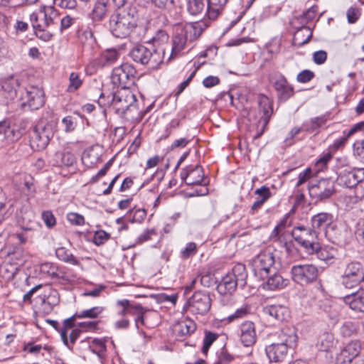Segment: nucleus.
<instances>
[{
  "label": "nucleus",
  "mask_w": 364,
  "mask_h": 364,
  "mask_svg": "<svg viewBox=\"0 0 364 364\" xmlns=\"http://www.w3.org/2000/svg\"><path fill=\"white\" fill-rule=\"evenodd\" d=\"M118 8L109 21L111 33L117 38H126L133 33H140L142 29L137 26V11L134 7Z\"/></svg>",
  "instance_id": "f257e3e1"
},
{
  "label": "nucleus",
  "mask_w": 364,
  "mask_h": 364,
  "mask_svg": "<svg viewBox=\"0 0 364 364\" xmlns=\"http://www.w3.org/2000/svg\"><path fill=\"white\" fill-rule=\"evenodd\" d=\"M275 341L265 348L270 362L281 363L289 355V349L296 346L297 336L290 328H284L276 333Z\"/></svg>",
  "instance_id": "f03ea898"
},
{
  "label": "nucleus",
  "mask_w": 364,
  "mask_h": 364,
  "mask_svg": "<svg viewBox=\"0 0 364 364\" xmlns=\"http://www.w3.org/2000/svg\"><path fill=\"white\" fill-rule=\"evenodd\" d=\"M311 226L319 234L323 232L325 236L333 243L343 245L348 243V232L338 230L333 224V215L331 213L322 212L311 218Z\"/></svg>",
  "instance_id": "7ed1b4c3"
},
{
  "label": "nucleus",
  "mask_w": 364,
  "mask_h": 364,
  "mask_svg": "<svg viewBox=\"0 0 364 364\" xmlns=\"http://www.w3.org/2000/svg\"><path fill=\"white\" fill-rule=\"evenodd\" d=\"M202 32V24L199 22L178 25L175 28L171 53L168 60L176 58L184 49L187 42L195 41L201 35Z\"/></svg>",
  "instance_id": "20e7f679"
},
{
  "label": "nucleus",
  "mask_w": 364,
  "mask_h": 364,
  "mask_svg": "<svg viewBox=\"0 0 364 364\" xmlns=\"http://www.w3.org/2000/svg\"><path fill=\"white\" fill-rule=\"evenodd\" d=\"M164 50L161 48H147L144 45H136L129 51L130 58L136 63L147 65L151 69H156L163 62Z\"/></svg>",
  "instance_id": "39448f33"
},
{
  "label": "nucleus",
  "mask_w": 364,
  "mask_h": 364,
  "mask_svg": "<svg viewBox=\"0 0 364 364\" xmlns=\"http://www.w3.org/2000/svg\"><path fill=\"white\" fill-rule=\"evenodd\" d=\"M247 278L245 266L242 264H237L231 272L222 278L217 286V290L220 294H232L237 287L243 288L246 285Z\"/></svg>",
  "instance_id": "423d86ee"
},
{
  "label": "nucleus",
  "mask_w": 364,
  "mask_h": 364,
  "mask_svg": "<svg viewBox=\"0 0 364 364\" xmlns=\"http://www.w3.org/2000/svg\"><path fill=\"white\" fill-rule=\"evenodd\" d=\"M341 284L346 289L364 291V267L359 262L346 264L341 277Z\"/></svg>",
  "instance_id": "0eeeda50"
},
{
  "label": "nucleus",
  "mask_w": 364,
  "mask_h": 364,
  "mask_svg": "<svg viewBox=\"0 0 364 364\" xmlns=\"http://www.w3.org/2000/svg\"><path fill=\"white\" fill-rule=\"evenodd\" d=\"M275 257L271 248L260 251L252 260L251 265L254 274L264 279L276 270Z\"/></svg>",
  "instance_id": "6e6552de"
},
{
  "label": "nucleus",
  "mask_w": 364,
  "mask_h": 364,
  "mask_svg": "<svg viewBox=\"0 0 364 364\" xmlns=\"http://www.w3.org/2000/svg\"><path fill=\"white\" fill-rule=\"evenodd\" d=\"M294 240L309 255L318 248V232L314 228L303 225L295 227L291 232Z\"/></svg>",
  "instance_id": "1a4fd4ad"
},
{
  "label": "nucleus",
  "mask_w": 364,
  "mask_h": 364,
  "mask_svg": "<svg viewBox=\"0 0 364 364\" xmlns=\"http://www.w3.org/2000/svg\"><path fill=\"white\" fill-rule=\"evenodd\" d=\"M112 108L116 113L124 116L132 109H136V95L127 87L120 89L112 95Z\"/></svg>",
  "instance_id": "9d476101"
},
{
  "label": "nucleus",
  "mask_w": 364,
  "mask_h": 364,
  "mask_svg": "<svg viewBox=\"0 0 364 364\" xmlns=\"http://www.w3.org/2000/svg\"><path fill=\"white\" fill-rule=\"evenodd\" d=\"M53 125L43 121L39 122L31 136V145L35 150H43L53 137Z\"/></svg>",
  "instance_id": "9b49d317"
},
{
  "label": "nucleus",
  "mask_w": 364,
  "mask_h": 364,
  "mask_svg": "<svg viewBox=\"0 0 364 364\" xmlns=\"http://www.w3.org/2000/svg\"><path fill=\"white\" fill-rule=\"evenodd\" d=\"M136 70L130 63H125L113 69L112 73V82L121 89L127 87L134 83Z\"/></svg>",
  "instance_id": "f8f14e48"
},
{
  "label": "nucleus",
  "mask_w": 364,
  "mask_h": 364,
  "mask_svg": "<svg viewBox=\"0 0 364 364\" xmlns=\"http://www.w3.org/2000/svg\"><path fill=\"white\" fill-rule=\"evenodd\" d=\"M292 279L301 285L313 283L316 281L318 268L311 264L294 265L291 269Z\"/></svg>",
  "instance_id": "ddd939ff"
},
{
  "label": "nucleus",
  "mask_w": 364,
  "mask_h": 364,
  "mask_svg": "<svg viewBox=\"0 0 364 364\" xmlns=\"http://www.w3.org/2000/svg\"><path fill=\"white\" fill-rule=\"evenodd\" d=\"M309 193L313 203L317 204L330 198L335 193V187L331 180L321 179L309 186Z\"/></svg>",
  "instance_id": "4468645a"
},
{
  "label": "nucleus",
  "mask_w": 364,
  "mask_h": 364,
  "mask_svg": "<svg viewBox=\"0 0 364 364\" xmlns=\"http://www.w3.org/2000/svg\"><path fill=\"white\" fill-rule=\"evenodd\" d=\"M186 306L193 314L204 315L210 309L211 299L207 291H198L188 299Z\"/></svg>",
  "instance_id": "2eb2a0df"
},
{
  "label": "nucleus",
  "mask_w": 364,
  "mask_h": 364,
  "mask_svg": "<svg viewBox=\"0 0 364 364\" xmlns=\"http://www.w3.org/2000/svg\"><path fill=\"white\" fill-rule=\"evenodd\" d=\"M21 105L23 108L28 107L31 110L38 109L45 102L44 92L38 87L29 86L21 96Z\"/></svg>",
  "instance_id": "dca6fc26"
},
{
  "label": "nucleus",
  "mask_w": 364,
  "mask_h": 364,
  "mask_svg": "<svg viewBox=\"0 0 364 364\" xmlns=\"http://www.w3.org/2000/svg\"><path fill=\"white\" fill-rule=\"evenodd\" d=\"M338 184L352 188L358 183L364 181V168H348L338 172Z\"/></svg>",
  "instance_id": "f3484780"
},
{
  "label": "nucleus",
  "mask_w": 364,
  "mask_h": 364,
  "mask_svg": "<svg viewBox=\"0 0 364 364\" xmlns=\"http://www.w3.org/2000/svg\"><path fill=\"white\" fill-rule=\"evenodd\" d=\"M269 80L279 101L285 102L294 95V87L289 83L283 75L280 73L275 74L270 77Z\"/></svg>",
  "instance_id": "a211bd4d"
},
{
  "label": "nucleus",
  "mask_w": 364,
  "mask_h": 364,
  "mask_svg": "<svg viewBox=\"0 0 364 364\" xmlns=\"http://www.w3.org/2000/svg\"><path fill=\"white\" fill-rule=\"evenodd\" d=\"M50 277L58 284L66 285L74 283L77 279V274L70 268L65 266L53 267L50 271Z\"/></svg>",
  "instance_id": "6ab92c4d"
},
{
  "label": "nucleus",
  "mask_w": 364,
  "mask_h": 364,
  "mask_svg": "<svg viewBox=\"0 0 364 364\" xmlns=\"http://www.w3.org/2000/svg\"><path fill=\"white\" fill-rule=\"evenodd\" d=\"M181 178L188 186L202 185L204 181L203 168L200 166H187L182 169Z\"/></svg>",
  "instance_id": "aec40b11"
},
{
  "label": "nucleus",
  "mask_w": 364,
  "mask_h": 364,
  "mask_svg": "<svg viewBox=\"0 0 364 364\" xmlns=\"http://www.w3.org/2000/svg\"><path fill=\"white\" fill-rule=\"evenodd\" d=\"M240 338L241 343L244 346L250 347L256 342V331L255 323L250 321H246L240 326Z\"/></svg>",
  "instance_id": "412c9836"
},
{
  "label": "nucleus",
  "mask_w": 364,
  "mask_h": 364,
  "mask_svg": "<svg viewBox=\"0 0 364 364\" xmlns=\"http://www.w3.org/2000/svg\"><path fill=\"white\" fill-rule=\"evenodd\" d=\"M361 350V344L359 341H352L348 343L341 350L338 357V360L343 363H350L357 357Z\"/></svg>",
  "instance_id": "4be33fe9"
},
{
  "label": "nucleus",
  "mask_w": 364,
  "mask_h": 364,
  "mask_svg": "<svg viewBox=\"0 0 364 364\" xmlns=\"http://www.w3.org/2000/svg\"><path fill=\"white\" fill-rule=\"evenodd\" d=\"M361 289L352 290V292L343 297V302L352 310L364 313V296Z\"/></svg>",
  "instance_id": "5701e85b"
},
{
  "label": "nucleus",
  "mask_w": 364,
  "mask_h": 364,
  "mask_svg": "<svg viewBox=\"0 0 364 364\" xmlns=\"http://www.w3.org/2000/svg\"><path fill=\"white\" fill-rule=\"evenodd\" d=\"M263 313L278 321H287L290 316L289 309L283 305L274 304L267 305L263 308Z\"/></svg>",
  "instance_id": "b1692460"
},
{
  "label": "nucleus",
  "mask_w": 364,
  "mask_h": 364,
  "mask_svg": "<svg viewBox=\"0 0 364 364\" xmlns=\"http://www.w3.org/2000/svg\"><path fill=\"white\" fill-rule=\"evenodd\" d=\"M40 14L42 16L41 26L44 31H49V28L58 24L59 14L53 6H43L40 9Z\"/></svg>",
  "instance_id": "393cba45"
},
{
  "label": "nucleus",
  "mask_w": 364,
  "mask_h": 364,
  "mask_svg": "<svg viewBox=\"0 0 364 364\" xmlns=\"http://www.w3.org/2000/svg\"><path fill=\"white\" fill-rule=\"evenodd\" d=\"M42 16L40 12H33L30 15V21L34 30L36 36L43 41H49L52 39L53 33L50 31H44L43 29L42 23Z\"/></svg>",
  "instance_id": "a878e982"
},
{
  "label": "nucleus",
  "mask_w": 364,
  "mask_h": 364,
  "mask_svg": "<svg viewBox=\"0 0 364 364\" xmlns=\"http://www.w3.org/2000/svg\"><path fill=\"white\" fill-rule=\"evenodd\" d=\"M259 107L262 115L260 117L259 122H262L263 129L261 133L258 134L257 137H259L267 126L270 118L273 114L272 102L267 96H262L259 100Z\"/></svg>",
  "instance_id": "bb28decb"
},
{
  "label": "nucleus",
  "mask_w": 364,
  "mask_h": 364,
  "mask_svg": "<svg viewBox=\"0 0 364 364\" xmlns=\"http://www.w3.org/2000/svg\"><path fill=\"white\" fill-rule=\"evenodd\" d=\"M228 0H206V15L210 20L217 19L224 11Z\"/></svg>",
  "instance_id": "cd10ccee"
},
{
  "label": "nucleus",
  "mask_w": 364,
  "mask_h": 364,
  "mask_svg": "<svg viewBox=\"0 0 364 364\" xmlns=\"http://www.w3.org/2000/svg\"><path fill=\"white\" fill-rule=\"evenodd\" d=\"M110 9V0H97L90 14L94 21H100L105 18Z\"/></svg>",
  "instance_id": "c85d7f7f"
},
{
  "label": "nucleus",
  "mask_w": 364,
  "mask_h": 364,
  "mask_svg": "<svg viewBox=\"0 0 364 364\" xmlns=\"http://www.w3.org/2000/svg\"><path fill=\"white\" fill-rule=\"evenodd\" d=\"M272 276H268L267 286L269 290H277L287 287L289 282L288 279L284 278L280 274L273 272Z\"/></svg>",
  "instance_id": "c756f323"
},
{
  "label": "nucleus",
  "mask_w": 364,
  "mask_h": 364,
  "mask_svg": "<svg viewBox=\"0 0 364 364\" xmlns=\"http://www.w3.org/2000/svg\"><path fill=\"white\" fill-rule=\"evenodd\" d=\"M327 121L328 117L325 114L311 118L309 122L303 124L304 131L309 133L318 132V129L325 125Z\"/></svg>",
  "instance_id": "7c9ffc66"
},
{
  "label": "nucleus",
  "mask_w": 364,
  "mask_h": 364,
  "mask_svg": "<svg viewBox=\"0 0 364 364\" xmlns=\"http://www.w3.org/2000/svg\"><path fill=\"white\" fill-rule=\"evenodd\" d=\"M55 165L71 166L76 161L75 156L70 151L56 152L54 155Z\"/></svg>",
  "instance_id": "2f4dec72"
},
{
  "label": "nucleus",
  "mask_w": 364,
  "mask_h": 364,
  "mask_svg": "<svg viewBox=\"0 0 364 364\" xmlns=\"http://www.w3.org/2000/svg\"><path fill=\"white\" fill-rule=\"evenodd\" d=\"M205 9L204 0H186V10L191 16L201 15Z\"/></svg>",
  "instance_id": "473e14b6"
},
{
  "label": "nucleus",
  "mask_w": 364,
  "mask_h": 364,
  "mask_svg": "<svg viewBox=\"0 0 364 364\" xmlns=\"http://www.w3.org/2000/svg\"><path fill=\"white\" fill-rule=\"evenodd\" d=\"M56 257L66 263H70L73 265L79 266L80 262L65 247H60L55 250Z\"/></svg>",
  "instance_id": "72a5a7b5"
},
{
  "label": "nucleus",
  "mask_w": 364,
  "mask_h": 364,
  "mask_svg": "<svg viewBox=\"0 0 364 364\" xmlns=\"http://www.w3.org/2000/svg\"><path fill=\"white\" fill-rule=\"evenodd\" d=\"M119 57V53L116 49H108L101 55V63L103 66L111 65L114 63Z\"/></svg>",
  "instance_id": "f704fd0d"
},
{
  "label": "nucleus",
  "mask_w": 364,
  "mask_h": 364,
  "mask_svg": "<svg viewBox=\"0 0 364 364\" xmlns=\"http://www.w3.org/2000/svg\"><path fill=\"white\" fill-rule=\"evenodd\" d=\"M75 318H77V316H75V314L72 316L71 317L65 319L63 322V328H61L60 330V337H61V339L63 340L64 344L68 346V348L69 349H72V346H70L68 343V329L69 328H71L73 326V322L75 319Z\"/></svg>",
  "instance_id": "c9c22d12"
},
{
  "label": "nucleus",
  "mask_w": 364,
  "mask_h": 364,
  "mask_svg": "<svg viewBox=\"0 0 364 364\" xmlns=\"http://www.w3.org/2000/svg\"><path fill=\"white\" fill-rule=\"evenodd\" d=\"M333 336L330 333H325L319 338L320 350L328 352L333 346Z\"/></svg>",
  "instance_id": "e433bc0d"
},
{
  "label": "nucleus",
  "mask_w": 364,
  "mask_h": 364,
  "mask_svg": "<svg viewBox=\"0 0 364 364\" xmlns=\"http://www.w3.org/2000/svg\"><path fill=\"white\" fill-rule=\"evenodd\" d=\"M23 135L22 132L15 127H11L10 123L9 124L8 128L6 129L4 139L9 143L17 141L21 138Z\"/></svg>",
  "instance_id": "4c0bfd02"
},
{
  "label": "nucleus",
  "mask_w": 364,
  "mask_h": 364,
  "mask_svg": "<svg viewBox=\"0 0 364 364\" xmlns=\"http://www.w3.org/2000/svg\"><path fill=\"white\" fill-rule=\"evenodd\" d=\"M20 85L19 80L14 76H10L9 77L4 80L1 82V87L3 90L6 92H12L16 91V88Z\"/></svg>",
  "instance_id": "58836bf2"
},
{
  "label": "nucleus",
  "mask_w": 364,
  "mask_h": 364,
  "mask_svg": "<svg viewBox=\"0 0 364 364\" xmlns=\"http://www.w3.org/2000/svg\"><path fill=\"white\" fill-rule=\"evenodd\" d=\"M102 311H103L102 307L95 306L90 309L83 310L80 313H75V316L78 318H95L102 312Z\"/></svg>",
  "instance_id": "ea45409f"
},
{
  "label": "nucleus",
  "mask_w": 364,
  "mask_h": 364,
  "mask_svg": "<svg viewBox=\"0 0 364 364\" xmlns=\"http://www.w3.org/2000/svg\"><path fill=\"white\" fill-rule=\"evenodd\" d=\"M127 215L132 223H141L146 216V211L144 209L133 208L127 213Z\"/></svg>",
  "instance_id": "a19ab883"
},
{
  "label": "nucleus",
  "mask_w": 364,
  "mask_h": 364,
  "mask_svg": "<svg viewBox=\"0 0 364 364\" xmlns=\"http://www.w3.org/2000/svg\"><path fill=\"white\" fill-rule=\"evenodd\" d=\"M318 259L323 261H328L334 257L332 251L328 250L327 247H321L319 242L318 243V248L314 252Z\"/></svg>",
  "instance_id": "79ce46f5"
},
{
  "label": "nucleus",
  "mask_w": 364,
  "mask_h": 364,
  "mask_svg": "<svg viewBox=\"0 0 364 364\" xmlns=\"http://www.w3.org/2000/svg\"><path fill=\"white\" fill-rule=\"evenodd\" d=\"M218 338V334L213 332H205V335L203 339V345L202 347V353L207 354L209 348L213 343Z\"/></svg>",
  "instance_id": "37998d69"
},
{
  "label": "nucleus",
  "mask_w": 364,
  "mask_h": 364,
  "mask_svg": "<svg viewBox=\"0 0 364 364\" xmlns=\"http://www.w3.org/2000/svg\"><path fill=\"white\" fill-rule=\"evenodd\" d=\"M8 256L12 259H21L24 257V250L19 245H11L9 247Z\"/></svg>",
  "instance_id": "c03bdc74"
},
{
  "label": "nucleus",
  "mask_w": 364,
  "mask_h": 364,
  "mask_svg": "<svg viewBox=\"0 0 364 364\" xmlns=\"http://www.w3.org/2000/svg\"><path fill=\"white\" fill-rule=\"evenodd\" d=\"M234 360V356L230 354L228 350L223 348L218 355L217 360L213 364H230Z\"/></svg>",
  "instance_id": "a18cd8bd"
},
{
  "label": "nucleus",
  "mask_w": 364,
  "mask_h": 364,
  "mask_svg": "<svg viewBox=\"0 0 364 364\" xmlns=\"http://www.w3.org/2000/svg\"><path fill=\"white\" fill-rule=\"evenodd\" d=\"M357 331V326L352 321H346L341 327V333L343 336H350Z\"/></svg>",
  "instance_id": "49530a36"
},
{
  "label": "nucleus",
  "mask_w": 364,
  "mask_h": 364,
  "mask_svg": "<svg viewBox=\"0 0 364 364\" xmlns=\"http://www.w3.org/2000/svg\"><path fill=\"white\" fill-rule=\"evenodd\" d=\"M353 155L364 163V140H357L353 145Z\"/></svg>",
  "instance_id": "de8ad7c7"
},
{
  "label": "nucleus",
  "mask_w": 364,
  "mask_h": 364,
  "mask_svg": "<svg viewBox=\"0 0 364 364\" xmlns=\"http://www.w3.org/2000/svg\"><path fill=\"white\" fill-rule=\"evenodd\" d=\"M70 85L68 87V92H74L77 90L82 85V80L80 79L79 75L76 73H72L69 77Z\"/></svg>",
  "instance_id": "09e8293b"
},
{
  "label": "nucleus",
  "mask_w": 364,
  "mask_h": 364,
  "mask_svg": "<svg viewBox=\"0 0 364 364\" xmlns=\"http://www.w3.org/2000/svg\"><path fill=\"white\" fill-rule=\"evenodd\" d=\"M110 238V234L107 233L105 230H100L95 232L93 242L96 245H103Z\"/></svg>",
  "instance_id": "8fccbe9b"
},
{
  "label": "nucleus",
  "mask_w": 364,
  "mask_h": 364,
  "mask_svg": "<svg viewBox=\"0 0 364 364\" xmlns=\"http://www.w3.org/2000/svg\"><path fill=\"white\" fill-rule=\"evenodd\" d=\"M255 194L258 196V198L263 203H265L269 198L272 197V193L269 188L263 186L259 188L255 191Z\"/></svg>",
  "instance_id": "3c124183"
},
{
  "label": "nucleus",
  "mask_w": 364,
  "mask_h": 364,
  "mask_svg": "<svg viewBox=\"0 0 364 364\" xmlns=\"http://www.w3.org/2000/svg\"><path fill=\"white\" fill-rule=\"evenodd\" d=\"M197 252V245L195 242H188L185 248L181 251V257L183 258L187 259L193 255H195Z\"/></svg>",
  "instance_id": "603ef678"
},
{
  "label": "nucleus",
  "mask_w": 364,
  "mask_h": 364,
  "mask_svg": "<svg viewBox=\"0 0 364 364\" xmlns=\"http://www.w3.org/2000/svg\"><path fill=\"white\" fill-rule=\"evenodd\" d=\"M129 314L137 316L139 314H145L149 310L143 307L140 304H132L129 300Z\"/></svg>",
  "instance_id": "864d4df0"
},
{
  "label": "nucleus",
  "mask_w": 364,
  "mask_h": 364,
  "mask_svg": "<svg viewBox=\"0 0 364 364\" xmlns=\"http://www.w3.org/2000/svg\"><path fill=\"white\" fill-rule=\"evenodd\" d=\"M355 235L358 241L364 245V219H361L357 223Z\"/></svg>",
  "instance_id": "5fc2aeb1"
},
{
  "label": "nucleus",
  "mask_w": 364,
  "mask_h": 364,
  "mask_svg": "<svg viewBox=\"0 0 364 364\" xmlns=\"http://www.w3.org/2000/svg\"><path fill=\"white\" fill-rule=\"evenodd\" d=\"M314 77V73L309 70H304L300 72L297 76L296 80L301 83H306L311 81Z\"/></svg>",
  "instance_id": "6e6d98bb"
},
{
  "label": "nucleus",
  "mask_w": 364,
  "mask_h": 364,
  "mask_svg": "<svg viewBox=\"0 0 364 364\" xmlns=\"http://www.w3.org/2000/svg\"><path fill=\"white\" fill-rule=\"evenodd\" d=\"M62 123L65 127V132L67 133L73 132L76 127V122L72 116H67L62 119Z\"/></svg>",
  "instance_id": "4d7b16f0"
},
{
  "label": "nucleus",
  "mask_w": 364,
  "mask_h": 364,
  "mask_svg": "<svg viewBox=\"0 0 364 364\" xmlns=\"http://www.w3.org/2000/svg\"><path fill=\"white\" fill-rule=\"evenodd\" d=\"M67 218L68 221L73 225H82L85 223L84 217L82 215L76 213H68Z\"/></svg>",
  "instance_id": "13d9d810"
},
{
  "label": "nucleus",
  "mask_w": 364,
  "mask_h": 364,
  "mask_svg": "<svg viewBox=\"0 0 364 364\" xmlns=\"http://www.w3.org/2000/svg\"><path fill=\"white\" fill-rule=\"evenodd\" d=\"M42 219L48 228H52L55 225V218L50 211L43 212Z\"/></svg>",
  "instance_id": "bf43d9fd"
},
{
  "label": "nucleus",
  "mask_w": 364,
  "mask_h": 364,
  "mask_svg": "<svg viewBox=\"0 0 364 364\" xmlns=\"http://www.w3.org/2000/svg\"><path fill=\"white\" fill-rule=\"evenodd\" d=\"M112 94L108 95L107 96H105L104 93H101L97 103L101 107H112Z\"/></svg>",
  "instance_id": "052dcab7"
},
{
  "label": "nucleus",
  "mask_w": 364,
  "mask_h": 364,
  "mask_svg": "<svg viewBox=\"0 0 364 364\" xmlns=\"http://www.w3.org/2000/svg\"><path fill=\"white\" fill-rule=\"evenodd\" d=\"M336 168L337 169V173L340 172L341 170H346L348 168H351L348 159L346 156L337 158Z\"/></svg>",
  "instance_id": "680f3d73"
},
{
  "label": "nucleus",
  "mask_w": 364,
  "mask_h": 364,
  "mask_svg": "<svg viewBox=\"0 0 364 364\" xmlns=\"http://www.w3.org/2000/svg\"><path fill=\"white\" fill-rule=\"evenodd\" d=\"M248 313V309L246 307L237 309L234 314L230 315L227 320L228 322H232L235 319L240 318L246 316Z\"/></svg>",
  "instance_id": "e2e57ef3"
},
{
  "label": "nucleus",
  "mask_w": 364,
  "mask_h": 364,
  "mask_svg": "<svg viewBox=\"0 0 364 364\" xmlns=\"http://www.w3.org/2000/svg\"><path fill=\"white\" fill-rule=\"evenodd\" d=\"M39 299L41 301L40 310L42 311V313L48 314L51 312L53 306H52L46 299V294L39 296Z\"/></svg>",
  "instance_id": "0e129e2a"
},
{
  "label": "nucleus",
  "mask_w": 364,
  "mask_h": 364,
  "mask_svg": "<svg viewBox=\"0 0 364 364\" xmlns=\"http://www.w3.org/2000/svg\"><path fill=\"white\" fill-rule=\"evenodd\" d=\"M360 16V11L358 9L350 7L347 11V18L350 23H354L357 21Z\"/></svg>",
  "instance_id": "69168bd1"
},
{
  "label": "nucleus",
  "mask_w": 364,
  "mask_h": 364,
  "mask_svg": "<svg viewBox=\"0 0 364 364\" xmlns=\"http://www.w3.org/2000/svg\"><path fill=\"white\" fill-rule=\"evenodd\" d=\"M327 59V53L324 50L316 51L313 54L314 62L317 65H321L325 63Z\"/></svg>",
  "instance_id": "338daca9"
},
{
  "label": "nucleus",
  "mask_w": 364,
  "mask_h": 364,
  "mask_svg": "<svg viewBox=\"0 0 364 364\" xmlns=\"http://www.w3.org/2000/svg\"><path fill=\"white\" fill-rule=\"evenodd\" d=\"M354 188L355 198L357 200H361L364 198V181L360 182L358 185L353 187Z\"/></svg>",
  "instance_id": "774afa93"
}]
</instances>
